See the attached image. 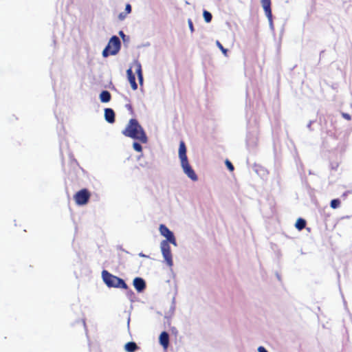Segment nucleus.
Here are the masks:
<instances>
[{
	"label": "nucleus",
	"mask_w": 352,
	"mask_h": 352,
	"mask_svg": "<svg viewBox=\"0 0 352 352\" xmlns=\"http://www.w3.org/2000/svg\"><path fill=\"white\" fill-rule=\"evenodd\" d=\"M216 45L221 50V51L223 52V54L225 55V56H227V53H228V50L227 49H225L223 45H221V43L219 41H216Z\"/></svg>",
	"instance_id": "nucleus-19"
},
{
	"label": "nucleus",
	"mask_w": 352,
	"mask_h": 352,
	"mask_svg": "<svg viewBox=\"0 0 352 352\" xmlns=\"http://www.w3.org/2000/svg\"><path fill=\"white\" fill-rule=\"evenodd\" d=\"M160 343L164 347V349H166L169 344V335L167 332L163 331L161 333L160 336Z\"/></svg>",
	"instance_id": "nucleus-10"
},
{
	"label": "nucleus",
	"mask_w": 352,
	"mask_h": 352,
	"mask_svg": "<svg viewBox=\"0 0 352 352\" xmlns=\"http://www.w3.org/2000/svg\"><path fill=\"white\" fill-rule=\"evenodd\" d=\"M188 23H189V27H190L191 31H193V25H192V21L190 20H189Z\"/></svg>",
	"instance_id": "nucleus-27"
},
{
	"label": "nucleus",
	"mask_w": 352,
	"mask_h": 352,
	"mask_svg": "<svg viewBox=\"0 0 352 352\" xmlns=\"http://www.w3.org/2000/svg\"><path fill=\"white\" fill-rule=\"evenodd\" d=\"M295 226L298 230H302L306 226V221L303 219L299 218L297 219Z\"/></svg>",
	"instance_id": "nucleus-16"
},
{
	"label": "nucleus",
	"mask_w": 352,
	"mask_h": 352,
	"mask_svg": "<svg viewBox=\"0 0 352 352\" xmlns=\"http://www.w3.org/2000/svg\"><path fill=\"white\" fill-rule=\"evenodd\" d=\"M126 107L127 109H128L129 111H130V112L131 113V114H133V109L132 106H131V104H126Z\"/></svg>",
	"instance_id": "nucleus-24"
},
{
	"label": "nucleus",
	"mask_w": 352,
	"mask_h": 352,
	"mask_svg": "<svg viewBox=\"0 0 352 352\" xmlns=\"http://www.w3.org/2000/svg\"><path fill=\"white\" fill-rule=\"evenodd\" d=\"M102 277L103 281L109 287H116L122 289H127L128 287L127 285L125 283L123 279L111 274L107 270L102 271Z\"/></svg>",
	"instance_id": "nucleus-2"
},
{
	"label": "nucleus",
	"mask_w": 352,
	"mask_h": 352,
	"mask_svg": "<svg viewBox=\"0 0 352 352\" xmlns=\"http://www.w3.org/2000/svg\"><path fill=\"white\" fill-rule=\"evenodd\" d=\"M122 133L126 137L138 140L144 144L146 143L148 140L144 129L135 119H131L129 120Z\"/></svg>",
	"instance_id": "nucleus-1"
},
{
	"label": "nucleus",
	"mask_w": 352,
	"mask_h": 352,
	"mask_svg": "<svg viewBox=\"0 0 352 352\" xmlns=\"http://www.w3.org/2000/svg\"><path fill=\"white\" fill-rule=\"evenodd\" d=\"M258 352H267V351L263 346H259L258 348Z\"/></svg>",
	"instance_id": "nucleus-25"
},
{
	"label": "nucleus",
	"mask_w": 352,
	"mask_h": 352,
	"mask_svg": "<svg viewBox=\"0 0 352 352\" xmlns=\"http://www.w3.org/2000/svg\"><path fill=\"white\" fill-rule=\"evenodd\" d=\"M161 250L164 258L169 267H172L173 265L172 254L170 251V247L169 245V241H162L160 244Z\"/></svg>",
	"instance_id": "nucleus-5"
},
{
	"label": "nucleus",
	"mask_w": 352,
	"mask_h": 352,
	"mask_svg": "<svg viewBox=\"0 0 352 352\" xmlns=\"http://www.w3.org/2000/svg\"><path fill=\"white\" fill-rule=\"evenodd\" d=\"M340 205V201L338 199H334L331 201L330 206L332 208H338Z\"/></svg>",
	"instance_id": "nucleus-18"
},
{
	"label": "nucleus",
	"mask_w": 352,
	"mask_h": 352,
	"mask_svg": "<svg viewBox=\"0 0 352 352\" xmlns=\"http://www.w3.org/2000/svg\"><path fill=\"white\" fill-rule=\"evenodd\" d=\"M225 163H226V165L227 168L230 171H233L234 170V167L233 164L231 163V162H230L228 160H226Z\"/></svg>",
	"instance_id": "nucleus-21"
},
{
	"label": "nucleus",
	"mask_w": 352,
	"mask_h": 352,
	"mask_svg": "<svg viewBox=\"0 0 352 352\" xmlns=\"http://www.w3.org/2000/svg\"><path fill=\"white\" fill-rule=\"evenodd\" d=\"M136 73L138 74V77L139 76V75H142V67H141V65L140 64L138 65V67H137V69H136Z\"/></svg>",
	"instance_id": "nucleus-22"
},
{
	"label": "nucleus",
	"mask_w": 352,
	"mask_h": 352,
	"mask_svg": "<svg viewBox=\"0 0 352 352\" xmlns=\"http://www.w3.org/2000/svg\"><path fill=\"white\" fill-rule=\"evenodd\" d=\"M121 46V43L119 38L116 36H112L107 47L104 49L102 52V56L104 57H107L109 55H116L120 50Z\"/></svg>",
	"instance_id": "nucleus-3"
},
{
	"label": "nucleus",
	"mask_w": 352,
	"mask_h": 352,
	"mask_svg": "<svg viewBox=\"0 0 352 352\" xmlns=\"http://www.w3.org/2000/svg\"><path fill=\"white\" fill-rule=\"evenodd\" d=\"M160 234L166 238L167 241H169V243L176 245V239L174 236L173 233L164 224H161L160 226Z\"/></svg>",
	"instance_id": "nucleus-6"
},
{
	"label": "nucleus",
	"mask_w": 352,
	"mask_h": 352,
	"mask_svg": "<svg viewBox=\"0 0 352 352\" xmlns=\"http://www.w3.org/2000/svg\"><path fill=\"white\" fill-rule=\"evenodd\" d=\"M104 118L109 123L115 122V113L112 109L107 108L104 109Z\"/></svg>",
	"instance_id": "nucleus-12"
},
{
	"label": "nucleus",
	"mask_w": 352,
	"mask_h": 352,
	"mask_svg": "<svg viewBox=\"0 0 352 352\" xmlns=\"http://www.w3.org/2000/svg\"><path fill=\"white\" fill-rule=\"evenodd\" d=\"M179 157L182 162L187 161L186 147L184 141H181L179 147Z\"/></svg>",
	"instance_id": "nucleus-9"
},
{
	"label": "nucleus",
	"mask_w": 352,
	"mask_h": 352,
	"mask_svg": "<svg viewBox=\"0 0 352 352\" xmlns=\"http://www.w3.org/2000/svg\"><path fill=\"white\" fill-rule=\"evenodd\" d=\"M111 98V94L108 91H102L100 94V100L102 102H108Z\"/></svg>",
	"instance_id": "nucleus-14"
},
{
	"label": "nucleus",
	"mask_w": 352,
	"mask_h": 352,
	"mask_svg": "<svg viewBox=\"0 0 352 352\" xmlns=\"http://www.w3.org/2000/svg\"><path fill=\"white\" fill-rule=\"evenodd\" d=\"M90 197V192L87 188H83L74 195V199L77 205L83 206L88 203Z\"/></svg>",
	"instance_id": "nucleus-4"
},
{
	"label": "nucleus",
	"mask_w": 352,
	"mask_h": 352,
	"mask_svg": "<svg viewBox=\"0 0 352 352\" xmlns=\"http://www.w3.org/2000/svg\"><path fill=\"white\" fill-rule=\"evenodd\" d=\"M343 116H344V118H345L347 120L351 119V116L349 114H344Z\"/></svg>",
	"instance_id": "nucleus-28"
},
{
	"label": "nucleus",
	"mask_w": 352,
	"mask_h": 352,
	"mask_svg": "<svg viewBox=\"0 0 352 352\" xmlns=\"http://www.w3.org/2000/svg\"><path fill=\"white\" fill-rule=\"evenodd\" d=\"M261 5L270 23H272L271 0H261Z\"/></svg>",
	"instance_id": "nucleus-8"
},
{
	"label": "nucleus",
	"mask_w": 352,
	"mask_h": 352,
	"mask_svg": "<svg viewBox=\"0 0 352 352\" xmlns=\"http://www.w3.org/2000/svg\"><path fill=\"white\" fill-rule=\"evenodd\" d=\"M125 10L126 14H129L131 12V6L129 3L126 5Z\"/></svg>",
	"instance_id": "nucleus-23"
},
{
	"label": "nucleus",
	"mask_w": 352,
	"mask_h": 352,
	"mask_svg": "<svg viewBox=\"0 0 352 352\" xmlns=\"http://www.w3.org/2000/svg\"><path fill=\"white\" fill-rule=\"evenodd\" d=\"M138 80L140 81V85H142L143 82V75H139Z\"/></svg>",
	"instance_id": "nucleus-26"
},
{
	"label": "nucleus",
	"mask_w": 352,
	"mask_h": 352,
	"mask_svg": "<svg viewBox=\"0 0 352 352\" xmlns=\"http://www.w3.org/2000/svg\"><path fill=\"white\" fill-rule=\"evenodd\" d=\"M182 167L184 170V172L188 175L189 178H190L192 181L197 180V176L195 173L194 170L192 168L190 165L188 163V161H184L181 162Z\"/></svg>",
	"instance_id": "nucleus-7"
},
{
	"label": "nucleus",
	"mask_w": 352,
	"mask_h": 352,
	"mask_svg": "<svg viewBox=\"0 0 352 352\" xmlns=\"http://www.w3.org/2000/svg\"><path fill=\"white\" fill-rule=\"evenodd\" d=\"M138 349V345L136 344V343H135V342H127V343L124 345V349H125L127 352H135Z\"/></svg>",
	"instance_id": "nucleus-15"
},
{
	"label": "nucleus",
	"mask_w": 352,
	"mask_h": 352,
	"mask_svg": "<svg viewBox=\"0 0 352 352\" xmlns=\"http://www.w3.org/2000/svg\"><path fill=\"white\" fill-rule=\"evenodd\" d=\"M203 15H204V20L206 23H210L211 21L212 16L210 12H209L206 10H204Z\"/></svg>",
	"instance_id": "nucleus-17"
},
{
	"label": "nucleus",
	"mask_w": 352,
	"mask_h": 352,
	"mask_svg": "<svg viewBox=\"0 0 352 352\" xmlns=\"http://www.w3.org/2000/svg\"><path fill=\"white\" fill-rule=\"evenodd\" d=\"M126 74H127L128 80L131 84V88L133 90H136L138 89V85L135 82V75L133 74L131 69H127Z\"/></svg>",
	"instance_id": "nucleus-13"
},
{
	"label": "nucleus",
	"mask_w": 352,
	"mask_h": 352,
	"mask_svg": "<svg viewBox=\"0 0 352 352\" xmlns=\"http://www.w3.org/2000/svg\"><path fill=\"white\" fill-rule=\"evenodd\" d=\"M133 285L138 292H142L146 287L145 281L142 278L139 277H137L133 280Z\"/></svg>",
	"instance_id": "nucleus-11"
},
{
	"label": "nucleus",
	"mask_w": 352,
	"mask_h": 352,
	"mask_svg": "<svg viewBox=\"0 0 352 352\" xmlns=\"http://www.w3.org/2000/svg\"><path fill=\"white\" fill-rule=\"evenodd\" d=\"M124 16H122V13H121V14H120V19H124Z\"/></svg>",
	"instance_id": "nucleus-29"
},
{
	"label": "nucleus",
	"mask_w": 352,
	"mask_h": 352,
	"mask_svg": "<svg viewBox=\"0 0 352 352\" xmlns=\"http://www.w3.org/2000/svg\"><path fill=\"white\" fill-rule=\"evenodd\" d=\"M133 147L134 150L138 152H142V147L141 144L138 142H134L133 144Z\"/></svg>",
	"instance_id": "nucleus-20"
}]
</instances>
